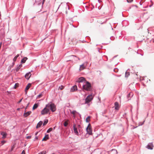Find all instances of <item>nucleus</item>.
I'll list each match as a JSON object with an SVG mask.
<instances>
[{"label": "nucleus", "mask_w": 154, "mask_h": 154, "mask_svg": "<svg viewBox=\"0 0 154 154\" xmlns=\"http://www.w3.org/2000/svg\"><path fill=\"white\" fill-rule=\"evenodd\" d=\"M50 109L53 112L55 111L56 110V106L54 103H50L47 104L45 107L42 110L41 112V114L44 115L48 113L50 111Z\"/></svg>", "instance_id": "1"}, {"label": "nucleus", "mask_w": 154, "mask_h": 154, "mask_svg": "<svg viewBox=\"0 0 154 154\" xmlns=\"http://www.w3.org/2000/svg\"><path fill=\"white\" fill-rule=\"evenodd\" d=\"M83 88L86 91H90L91 88V84L88 82H86L83 85Z\"/></svg>", "instance_id": "2"}, {"label": "nucleus", "mask_w": 154, "mask_h": 154, "mask_svg": "<svg viewBox=\"0 0 154 154\" xmlns=\"http://www.w3.org/2000/svg\"><path fill=\"white\" fill-rule=\"evenodd\" d=\"M94 95L91 94L88 96L85 99V103H88L92 100L94 97Z\"/></svg>", "instance_id": "3"}, {"label": "nucleus", "mask_w": 154, "mask_h": 154, "mask_svg": "<svg viewBox=\"0 0 154 154\" xmlns=\"http://www.w3.org/2000/svg\"><path fill=\"white\" fill-rule=\"evenodd\" d=\"M86 131L87 133L89 135H92V130L91 126L90 124H89L86 128Z\"/></svg>", "instance_id": "4"}, {"label": "nucleus", "mask_w": 154, "mask_h": 154, "mask_svg": "<svg viewBox=\"0 0 154 154\" xmlns=\"http://www.w3.org/2000/svg\"><path fill=\"white\" fill-rule=\"evenodd\" d=\"M86 81L85 80V78L83 77H81L79 78L77 82L80 83V82H83L84 83H85Z\"/></svg>", "instance_id": "5"}, {"label": "nucleus", "mask_w": 154, "mask_h": 154, "mask_svg": "<svg viewBox=\"0 0 154 154\" xmlns=\"http://www.w3.org/2000/svg\"><path fill=\"white\" fill-rule=\"evenodd\" d=\"M153 146L152 143H149L147 146L146 147L149 149H153Z\"/></svg>", "instance_id": "6"}, {"label": "nucleus", "mask_w": 154, "mask_h": 154, "mask_svg": "<svg viewBox=\"0 0 154 154\" xmlns=\"http://www.w3.org/2000/svg\"><path fill=\"white\" fill-rule=\"evenodd\" d=\"M31 74L30 72H29L27 73L25 75V77L26 79H29L30 77V76H31Z\"/></svg>", "instance_id": "7"}, {"label": "nucleus", "mask_w": 154, "mask_h": 154, "mask_svg": "<svg viewBox=\"0 0 154 154\" xmlns=\"http://www.w3.org/2000/svg\"><path fill=\"white\" fill-rule=\"evenodd\" d=\"M73 127L74 128V132L75 134L78 135L79 134V132L78 131L77 128L75 127V124L73 125Z\"/></svg>", "instance_id": "8"}, {"label": "nucleus", "mask_w": 154, "mask_h": 154, "mask_svg": "<svg viewBox=\"0 0 154 154\" xmlns=\"http://www.w3.org/2000/svg\"><path fill=\"white\" fill-rule=\"evenodd\" d=\"M77 90V87L76 85L73 86L71 89L70 91L71 92H74Z\"/></svg>", "instance_id": "9"}, {"label": "nucleus", "mask_w": 154, "mask_h": 154, "mask_svg": "<svg viewBox=\"0 0 154 154\" xmlns=\"http://www.w3.org/2000/svg\"><path fill=\"white\" fill-rule=\"evenodd\" d=\"M31 113V111H29L25 113L24 114V116L25 117H26L30 115Z\"/></svg>", "instance_id": "10"}, {"label": "nucleus", "mask_w": 154, "mask_h": 154, "mask_svg": "<svg viewBox=\"0 0 154 154\" xmlns=\"http://www.w3.org/2000/svg\"><path fill=\"white\" fill-rule=\"evenodd\" d=\"M115 109L116 110H118L119 109V105L118 102H116L115 103Z\"/></svg>", "instance_id": "11"}, {"label": "nucleus", "mask_w": 154, "mask_h": 154, "mask_svg": "<svg viewBox=\"0 0 154 154\" xmlns=\"http://www.w3.org/2000/svg\"><path fill=\"white\" fill-rule=\"evenodd\" d=\"M22 66V65L21 64H20L19 65H18L17 66V67L15 69V70L16 72H17L19 70L21 67Z\"/></svg>", "instance_id": "12"}, {"label": "nucleus", "mask_w": 154, "mask_h": 154, "mask_svg": "<svg viewBox=\"0 0 154 154\" xmlns=\"http://www.w3.org/2000/svg\"><path fill=\"white\" fill-rule=\"evenodd\" d=\"M31 86V84L30 83H29L26 86V88H25V92H26V93H27V91L29 89V88Z\"/></svg>", "instance_id": "13"}, {"label": "nucleus", "mask_w": 154, "mask_h": 154, "mask_svg": "<svg viewBox=\"0 0 154 154\" xmlns=\"http://www.w3.org/2000/svg\"><path fill=\"white\" fill-rule=\"evenodd\" d=\"M43 123L42 122L40 121L37 124V126H36V128H38L40 127V126H41V125H42Z\"/></svg>", "instance_id": "14"}, {"label": "nucleus", "mask_w": 154, "mask_h": 154, "mask_svg": "<svg viewBox=\"0 0 154 154\" xmlns=\"http://www.w3.org/2000/svg\"><path fill=\"white\" fill-rule=\"evenodd\" d=\"M1 134L2 135V138H5L6 137L7 135V134L5 132H1Z\"/></svg>", "instance_id": "15"}, {"label": "nucleus", "mask_w": 154, "mask_h": 154, "mask_svg": "<svg viewBox=\"0 0 154 154\" xmlns=\"http://www.w3.org/2000/svg\"><path fill=\"white\" fill-rule=\"evenodd\" d=\"M86 67V66L84 64H82L80 66V70H83Z\"/></svg>", "instance_id": "16"}, {"label": "nucleus", "mask_w": 154, "mask_h": 154, "mask_svg": "<svg viewBox=\"0 0 154 154\" xmlns=\"http://www.w3.org/2000/svg\"><path fill=\"white\" fill-rule=\"evenodd\" d=\"M49 138V135H45L42 141H45L47 139H48Z\"/></svg>", "instance_id": "17"}, {"label": "nucleus", "mask_w": 154, "mask_h": 154, "mask_svg": "<svg viewBox=\"0 0 154 154\" xmlns=\"http://www.w3.org/2000/svg\"><path fill=\"white\" fill-rule=\"evenodd\" d=\"M76 112L75 111H73L71 112V113L73 115V117L74 118H75V114Z\"/></svg>", "instance_id": "18"}, {"label": "nucleus", "mask_w": 154, "mask_h": 154, "mask_svg": "<svg viewBox=\"0 0 154 154\" xmlns=\"http://www.w3.org/2000/svg\"><path fill=\"white\" fill-rule=\"evenodd\" d=\"M19 56V54H17L13 59V61L14 62H15L17 58Z\"/></svg>", "instance_id": "19"}, {"label": "nucleus", "mask_w": 154, "mask_h": 154, "mask_svg": "<svg viewBox=\"0 0 154 154\" xmlns=\"http://www.w3.org/2000/svg\"><path fill=\"white\" fill-rule=\"evenodd\" d=\"M38 104H35L33 106V109H36L38 106Z\"/></svg>", "instance_id": "20"}, {"label": "nucleus", "mask_w": 154, "mask_h": 154, "mask_svg": "<svg viewBox=\"0 0 154 154\" xmlns=\"http://www.w3.org/2000/svg\"><path fill=\"white\" fill-rule=\"evenodd\" d=\"M27 59V58L26 57H25L21 61V63H24L26 62Z\"/></svg>", "instance_id": "21"}, {"label": "nucleus", "mask_w": 154, "mask_h": 154, "mask_svg": "<svg viewBox=\"0 0 154 154\" xmlns=\"http://www.w3.org/2000/svg\"><path fill=\"white\" fill-rule=\"evenodd\" d=\"M68 120L66 121L65 122H64V123H63V125L64 126L66 127L67 126V125H68Z\"/></svg>", "instance_id": "22"}, {"label": "nucleus", "mask_w": 154, "mask_h": 154, "mask_svg": "<svg viewBox=\"0 0 154 154\" xmlns=\"http://www.w3.org/2000/svg\"><path fill=\"white\" fill-rule=\"evenodd\" d=\"M48 122V120L47 119L45 120L43 124V125H45Z\"/></svg>", "instance_id": "23"}, {"label": "nucleus", "mask_w": 154, "mask_h": 154, "mask_svg": "<svg viewBox=\"0 0 154 154\" xmlns=\"http://www.w3.org/2000/svg\"><path fill=\"white\" fill-rule=\"evenodd\" d=\"M64 88V86H63L61 85L59 87L58 89V90L60 89V90H62Z\"/></svg>", "instance_id": "24"}, {"label": "nucleus", "mask_w": 154, "mask_h": 154, "mask_svg": "<svg viewBox=\"0 0 154 154\" xmlns=\"http://www.w3.org/2000/svg\"><path fill=\"white\" fill-rule=\"evenodd\" d=\"M90 116H88L86 119V121L87 122H88L89 121V120H90Z\"/></svg>", "instance_id": "25"}, {"label": "nucleus", "mask_w": 154, "mask_h": 154, "mask_svg": "<svg viewBox=\"0 0 154 154\" xmlns=\"http://www.w3.org/2000/svg\"><path fill=\"white\" fill-rule=\"evenodd\" d=\"M46 151H42L40 152H39L38 154H46Z\"/></svg>", "instance_id": "26"}, {"label": "nucleus", "mask_w": 154, "mask_h": 154, "mask_svg": "<svg viewBox=\"0 0 154 154\" xmlns=\"http://www.w3.org/2000/svg\"><path fill=\"white\" fill-rule=\"evenodd\" d=\"M52 130V128H49L47 131V133H49Z\"/></svg>", "instance_id": "27"}, {"label": "nucleus", "mask_w": 154, "mask_h": 154, "mask_svg": "<svg viewBox=\"0 0 154 154\" xmlns=\"http://www.w3.org/2000/svg\"><path fill=\"white\" fill-rule=\"evenodd\" d=\"M129 75V72H126L125 73V77H128V75Z\"/></svg>", "instance_id": "28"}, {"label": "nucleus", "mask_w": 154, "mask_h": 154, "mask_svg": "<svg viewBox=\"0 0 154 154\" xmlns=\"http://www.w3.org/2000/svg\"><path fill=\"white\" fill-rule=\"evenodd\" d=\"M42 96V94H40L38 95L37 97V98H39L41 97Z\"/></svg>", "instance_id": "29"}, {"label": "nucleus", "mask_w": 154, "mask_h": 154, "mask_svg": "<svg viewBox=\"0 0 154 154\" xmlns=\"http://www.w3.org/2000/svg\"><path fill=\"white\" fill-rule=\"evenodd\" d=\"M128 2L131 3L133 1V0H127Z\"/></svg>", "instance_id": "30"}, {"label": "nucleus", "mask_w": 154, "mask_h": 154, "mask_svg": "<svg viewBox=\"0 0 154 154\" xmlns=\"http://www.w3.org/2000/svg\"><path fill=\"white\" fill-rule=\"evenodd\" d=\"M6 142V141H4V140H3V141H2L1 142V143H2V145H3Z\"/></svg>", "instance_id": "31"}, {"label": "nucleus", "mask_w": 154, "mask_h": 154, "mask_svg": "<svg viewBox=\"0 0 154 154\" xmlns=\"http://www.w3.org/2000/svg\"><path fill=\"white\" fill-rule=\"evenodd\" d=\"M21 154H25L24 150H23Z\"/></svg>", "instance_id": "32"}, {"label": "nucleus", "mask_w": 154, "mask_h": 154, "mask_svg": "<svg viewBox=\"0 0 154 154\" xmlns=\"http://www.w3.org/2000/svg\"><path fill=\"white\" fill-rule=\"evenodd\" d=\"M31 136H27V137L26 138L27 139H30V138H31Z\"/></svg>", "instance_id": "33"}, {"label": "nucleus", "mask_w": 154, "mask_h": 154, "mask_svg": "<svg viewBox=\"0 0 154 154\" xmlns=\"http://www.w3.org/2000/svg\"><path fill=\"white\" fill-rule=\"evenodd\" d=\"M15 62H14V61H13V65H14V64H15Z\"/></svg>", "instance_id": "34"}, {"label": "nucleus", "mask_w": 154, "mask_h": 154, "mask_svg": "<svg viewBox=\"0 0 154 154\" xmlns=\"http://www.w3.org/2000/svg\"><path fill=\"white\" fill-rule=\"evenodd\" d=\"M22 100V99L20 100L19 102V103H20Z\"/></svg>", "instance_id": "35"}, {"label": "nucleus", "mask_w": 154, "mask_h": 154, "mask_svg": "<svg viewBox=\"0 0 154 154\" xmlns=\"http://www.w3.org/2000/svg\"><path fill=\"white\" fill-rule=\"evenodd\" d=\"M115 70H117V69H114V71H116Z\"/></svg>", "instance_id": "36"}, {"label": "nucleus", "mask_w": 154, "mask_h": 154, "mask_svg": "<svg viewBox=\"0 0 154 154\" xmlns=\"http://www.w3.org/2000/svg\"><path fill=\"white\" fill-rule=\"evenodd\" d=\"M35 138L36 139H37L38 138L37 137H35Z\"/></svg>", "instance_id": "37"}, {"label": "nucleus", "mask_w": 154, "mask_h": 154, "mask_svg": "<svg viewBox=\"0 0 154 154\" xmlns=\"http://www.w3.org/2000/svg\"><path fill=\"white\" fill-rule=\"evenodd\" d=\"M37 133H38V132L36 133L35 135H36L37 134Z\"/></svg>", "instance_id": "38"}, {"label": "nucleus", "mask_w": 154, "mask_h": 154, "mask_svg": "<svg viewBox=\"0 0 154 154\" xmlns=\"http://www.w3.org/2000/svg\"><path fill=\"white\" fill-rule=\"evenodd\" d=\"M152 42H154V40H152Z\"/></svg>", "instance_id": "39"}, {"label": "nucleus", "mask_w": 154, "mask_h": 154, "mask_svg": "<svg viewBox=\"0 0 154 154\" xmlns=\"http://www.w3.org/2000/svg\"><path fill=\"white\" fill-rule=\"evenodd\" d=\"M43 3H44L43 2L42 3V5L43 4Z\"/></svg>", "instance_id": "40"}, {"label": "nucleus", "mask_w": 154, "mask_h": 154, "mask_svg": "<svg viewBox=\"0 0 154 154\" xmlns=\"http://www.w3.org/2000/svg\"><path fill=\"white\" fill-rule=\"evenodd\" d=\"M52 154H54V153H52Z\"/></svg>", "instance_id": "41"}]
</instances>
